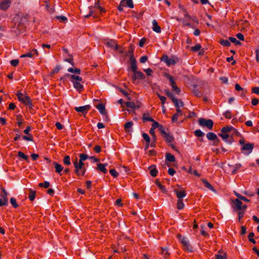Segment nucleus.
<instances>
[{"mask_svg": "<svg viewBox=\"0 0 259 259\" xmlns=\"http://www.w3.org/2000/svg\"><path fill=\"white\" fill-rule=\"evenodd\" d=\"M67 51L66 50V54ZM66 62H67L70 65H66V68L69 73L66 74V77L73 83L74 88L78 91H81L83 89V82L82 77L79 75L81 73L80 69L76 68L73 61V57L71 55H66Z\"/></svg>", "mask_w": 259, "mask_h": 259, "instance_id": "f257e3e1", "label": "nucleus"}, {"mask_svg": "<svg viewBox=\"0 0 259 259\" xmlns=\"http://www.w3.org/2000/svg\"><path fill=\"white\" fill-rule=\"evenodd\" d=\"M178 238L185 250L189 252L193 251V247L191 245L189 239L186 237L182 236L180 234H178Z\"/></svg>", "mask_w": 259, "mask_h": 259, "instance_id": "f03ea898", "label": "nucleus"}, {"mask_svg": "<svg viewBox=\"0 0 259 259\" xmlns=\"http://www.w3.org/2000/svg\"><path fill=\"white\" fill-rule=\"evenodd\" d=\"M1 189L2 192L0 195V206L7 205L8 204V198L7 196L9 193L4 187L1 186Z\"/></svg>", "mask_w": 259, "mask_h": 259, "instance_id": "7ed1b4c3", "label": "nucleus"}, {"mask_svg": "<svg viewBox=\"0 0 259 259\" xmlns=\"http://www.w3.org/2000/svg\"><path fill=\"white\" fill-rule=\"evenodd\" d=\"M28 15L23 16L20 20V22L17 24V29L20 32H23L25 30V24L28 21Z\"/></svg>", "mask_w": 259, "mask_h": 259, "instance_id": "20e7f679", "label": "nucleus"}, {"mask_svg": "<svg viewBox=\"0 0 259 259\" xmlns=\"http://www.w3.org/2000/svg\"><path fill=\"white\" fill-rule=\"evenodd\" d=\"M178 188L174 189V192L176 193L178 199H182L186 196V193L184 188L181 186L178 185Z\"/></svg>", "mask_w": 259, "mask_h": 259, "instance_id": "39448f33", "label": "nucleus"}, {"mask_svg": "<svg viewBox=\"0 0 259 259\" xmlns=\"http://www.w3.org/2000/svg\"><path fill=\"white\" fill-rule=\"evenodd\" d=\"M198 123L201 126H206L209 130L212 129L213 124L212 120L204 118H200L198 120Z\"/></svg>", "mask_w": 259, "mask_h": 259, "instance_id": "423d86ee", "label": "nucleus"}, {"mask_svg": "<svg viewBox=\"0 0 259 259\" xmlns=\"http://www.w3.org/2000/svg\"><path fill=\"white\" fill-rule=\"evenodd\" d=\"M105 45H106L108 47L111 48V49H114L119 51L120 53H123V51L122 49H119V47L117 44L116 42L112 39L107 40L105 42Z\"/></svg>", "mask_w": 259, "mask_h": 259, "instance_id": "0eeeda50", "label": "nucleus"}, {"mask_svg": "<svg viewBox=\"0 0 259 259\" xmlns=\"http://www.w3.org/2000/svg\"><path fill=\"white\" fill-rule=\"evenodd\" d=\"M253 147V144L247 143L242 146L241 150L244 154L248 155L252 152Z\"/></svg>", "mask_w": 259, "mask_h": 259, "instance_id": "6e6552de", "label": "nucleus"}, {"mask_svg": "<svg viewBox=\"0 0 259 259\" xmlns=\"http://www.w3.org/2000/svg\"><path fill=\"white\" fill-rule=\"evenodd\" d=\"M234 203L235 204L234 208L237 210H244L246 208V205H242V203L239 199H236Z\"/></svg>", "mask_w": 259, "mask_h": 259, "instance_id": "1a4fd4ad", "label": "nucleus"}, {"mask_svg": "<svg viewBox=\"0 0 259 259\" xmlns=\"http://www.w3.org/2000/svg\"><path fill=\"white\" fill-rule=\"evenodd\" d=\"M91 108V106L89 105L80 106V107H76L75 108V110L78 112L82 113V114L86 113Z\"/></svg>", "mask_w": 259, "mask_h": 259, "instance_id": "9d476101", "label": "nucleus"}, {"mask_svg": "<svg viewBox=\"0 0 259 259\" xmlns=\"http://www.w3.org/2000/svg\"><path fill=\"white\" fill-rule=\"evenodd\" d=\"M11 1L4 0L0 3V9L4 11H6L10 7Z\"/></svg>", "mask_w": 259, "mask_h": 259, "instance_id": "9b49d317", "label": "nucleus"}, {"mask_svg": "<svg viewBox=\"0 0 259 259\" xmlns=\"http://www.w3.org/2000/svg\"><path fill=\"white\" fill-rule=\"evenodd\" d=\"M133 122L132 121H128L125 123L124 125V131L126 133L131 134L133 132Z\"/></svg>", "mask_w": 259, "mask_h": 259, "instance_id": "f8f14e48", "label": "nucleus"}, {"mask_svg": "<svg viewBox=\"0 0 259 259\" xmlns=\"http://www.w3.org/2000/svg\"><path fill=\"white\" fill-rule=\"evenodd\" d=\"M130 59L131 69L133 72L135 71H136V70L137 69L136 60L134 57L133 55H131Z\"/></svg>", "mask_w": 259, "mask_h": 259, "instance_id": "ddd939ff", "label": "nucleus"}, {"mask_svg": "<svg viewBox=\"0 0 259 259\" xmlns=\"http://www.w3.org/2000/svg\"><path fill=\"white\" fill-rule=\"evenodd\" d=\"M162 60L168 66L175 65L176 63V61H175L174 59L169 58L167 56H164L162 58Z\"/></svg>", "mask_w": 259, "mask_h": 259, "instance_id": "4468645a", "label": "nucleus"}, {"mask_svg": "<svg viewBox=\"0 0 259 259\" xmlns=\"http://www.w3.org/2000/svg\"><path fill=\"white\" fill-rule=\"evenodd\" d=\"M133 72L134 73V75L133 76V79L134 80L142 79H144L145 78L144 74L140 71H138L136 70V71H133Z\"/></svg>", "mask_w": 259, "mask_h": 259, "instance_id": "2eb2a0df", "label": "nucleus"}, {"mask_svg": "<svg viewBox=\"0 0 259 259\" xmlns=\"http://www.w3.org/2000/svg\"><path fill=\"white\" fill-rule=\"evenodd\" d=\"M152 30L156 33H160L161 32L160 27L158 25L157 22L156 20H153L152 21Z\"/></svg>", "mask_w": 259, "mask_h": 259, "instance_id": "dca6fc26", "label": "nucleus"}, {"mask_svg": "<svg viewBox=\"0 0 259 259\" xmlns=\"http://www.w3.org/2000/svg\"><path fill=\"white\" fill-rule=\"evenodd\" d=\"M149 169L150 170V174L152 177H155L157 176L158 171L156 169V166L155 165L150 166L149 167Z\"/></svg>", "mask_w": 259, "mask_h": 259, "instance_id": "f3484780", "label": "nucleus"}, {"mask_svg": "<svg viewBox=\"0 0 259 259\" xmlns=\"http://www.w3.org/2000/svg\"><path fill=\"white\" fill-rule=\"evenodd\" d=\"M107 165V164L99 163L97 165V169L102 171L104 174H106L107 172V169L106 168V166Z\"/></svg>", "mask_w": 259, "mask_h": 259, "instance_id": "a211bd4d", "label": "nucleus"}, {"mask_svg": "<svg viewBox=\"0 0 259 259\" xmlns=\"http://www.w3.org/2000/svg\"><path fill=\"white\" fill-rule=\"evenodd\" d=\"M229 166L232 168V174H235L238 170L241 167L242 165L240 163H237L234 165H229Z\"/></svg>", "mask_w": 259, "mask_h": 259, "instance_id": "6ab92c4d", "label": "nucleus"}, {"mask_svg": "<svg viewBox=\"0 0 259 259\" xmlns=\"http://www.w3.org/2000/svg\"><path fill=\"white\" fill-rule=\"evenodd\" d=\"M96 107L101 114L105 115L106 116V111L105 110V107L103 104H99Z\"/></svg>", "mask_w": 259, "mask_h": 259, "instance_id": "aec40b11", "label": "nucleus"}, {"mask_svg": "<svg viewBox=\"0 0 259 259\" xmlns=\"http://www.w3.org/2000/svg\"><path fill=\"white\" fill-rule=\"evenodd\" d=\"M232 131H234V132H236V130L232 126H227L226 127H224L221 129L222 133H228Z\"/></svg>", "mask_w": 259, "mask_h": 259, "instance_id": "412c9836", "label": "nucleus"}, {"mask_svg": "<svg viewBox=\"0 0 259 259\" xmlns=\"http://www.w3.org/2000/svg\"><path fill=\"white\" fill-rule=\"evenodd\" d=\"M172 102L176 108H181L184 105V103L181 100H178L177 99H176Z\"/></svg>", "mask_w": 259, "mask_h": 259, "instance_id": "4be33fe9", "label": "nucleus"}, {"mask_svg": "<svg viewBox=\"0 0 259 259\" xmlns=\"http://www.w3.org/2000/svg\"><path fill=\"white\" fill-rule=\"evenodd\" d=\"M202 181L203 183L204 184V186L206 188H207L208 189H209V190H210L211 191H212L213 192H215V193L216 192L215 190L213 188V187L209 183V182L207 181H206L205 179H202Z\"/></svg>", "mask_w": 259, "mask_h": 259, "instance_id": "5701e85b", "label": "nucleus"}, {"mask_svg": "<svg viewBox=\"0 0 259 259\" xmlns=\"http://www.w3.org/2000/svg\"><path fill=\"white\" fill-rule=\"evenodd\" d=\"M176 20L182 22L184 26H188V27H189L190 28H192L193 29H194V28H195L194 26L192 24L190 23L189 22H187L184 19H180V18H179L178 17H177L176 18Z\"/></svg>", "mask_w": 259, "mask_h": 259, "instance_id": "b1692460", "label": "nucleus"}, {"mask_svg": "<svg viewBox=\"0 0 259 259\" xmlns=\"http://www.w3.org/2000/svg\"><path fill=\"white\" fill-rule=\"evenodd\" d=\"M29 194L28 195V198L30 201H33L35 198L36 192L31 189H29Z\"/></svg>", "mask_w": 259, "mask_h": 259, "instance_id": "393cba45", "label": "nucleus"}, {"mask_svg": "<svg viewBox=\"0 0 259 259\" xmlns=\"http://www.w3.org/2000/svg\"><path fill=\"white\" fill-rule=\"evenodd\" d=\"M55 168V171L57 173H60L63 169V167L56 162H54Z\"/></svg>", "mask_w": 259, "mask_h": 259, "instance_id": "a878e982", "label": "nucleus"}, {"mask_svg": "<svg viewBox=\"0 0 259 259\" xmlns=\"http://www.w3.org/2000/svg\"><path fill=\"white\" fill-rule=\"evenodd\" d=\"M206 137L209 140H214L218 139L217 135L214 133L211 132L208 133L206 135Z\"/></svg>", "mask_w": 259, "mask_h": 259, "instance_id": "bb28decb", "label": "nucleus"}, {"mask_svg": "<svg viewBox=\"0 0 259 259\" xmlns=\"http://www.w3.org/2000/svg\"><path fill=\"white\" fill-rule=\"evenodd\" d=\"M143 120L144 122L153 121V119L149 116V114L148 113H143Z\"/></svg>", "mask_w": 259, "mask_h": 259, "instance_id": "cd10ccee", "label": "nucleus"}, {"mask_svg": "<svg viewBox=\"0 0 259 259\" xmlns=\"http://www.w3.org/2000/svg\"><path fill=\"white\" fill-rule=\"evenodd\" d=\"M121 1H124V7H128L130 8H134V6L132 0H122Z\"/></svg>", "mask_w": 259, "mask_h": 259, "instance_id": "c85d7f7f", "label": "nucleus"}, {"mask_svg": "<svg viewBox=\"0 0 259 259\" xmlns=\"http://www.w3.org/2000/svg\"><path fill=\"white\" fill-rule=\"evenodd\" d=\"M219 136L225 142H227V140L230 137L228 133L222 132L219 134Z\"/></svg>", "mask_w": 259, "mask_h": 259, "instance_id": "c756f323", "label": "nucleus"}, {"mask_svg": "<svg viewBox=\"0 0 259 259\" xmlns=\"http://www.w3.org/2000/svg\"><path fill=\"white\" fill-rule=\"evenodd\" d=\"M75 172L78 176H83L85 172V168H82L81 169L75 167Z\"/></svg>", "mask_w": 259, "mask_h": 259, "instance_id": "7c9ffc66", "label": "nucleus"}, {"mask_svg": "<svg viewBox=\"0 0 259 259\" xmlns=\"http://www.w3.org/2000/svg\"><path fill=\"white\" fill-rule=\"evenodd\" d=\"M16 119L18 121L17 125L19 127H21L23 122V119L22 118V116L21 114L17 115L16 116Z\"/></svg>", "mask_w": 259, "mask_h": 259, "instance_id": "2f4dec72", "label": "nucleus"}, {"mask_svg": "<svg viewBox=\"0 0 259 259\" xmlns=\"http://www.w3.org/2000/svg\"><path fill=\"white\" fill-rule=\"evenodd\" d=\"M83 161H81V159H79V163H78L77 161L74 162V164L75 167H77L78 168L81 169L82 168H85L84 167V163Z\"/></svg>", "mask_w": 259, "mask_h": 259, "instance_id": "473e14b6", "label": "nucleus"}, {"mask_svg": "<svg viewBox=\"0 0 259 259\" xmlns=\"http://www.w3.org/2000/svg\"><path fill=\"white\" fill-rule=\"evenodd\" d=\"M185 206L184 203L182 199H178L177 203V207L178 209H182Z\"/></svg>", "mask_w": 259, "mask_h": 259, "instance_id": "72a5a7b5", "label": "nucleus"}, {"mask_svg": "<svg viewBox=\"0 0 259 259\" xmlns=\"http://www.w3.org/2000/svg\"><path fill=\"white\" fill-rule=\"evenodd\" d=\"M31 102L32 101L30 99V98L27 96L26 95L24 97V102H23L22 103L25 104V105H31Z\"/></svg>", "mask_w": 259, "mask_h": 259, "instance_id": "f704fd0d", "label": "nucleus"}, {"mask_svg": "<svg viewBox=\"0 0 259 259\" xmlns=\"http://www.w3.org/2000/svg\"><path fill=\"white\" fill-rule=\"evenodd\" d=\"M166 159L169 162H174L176 160L175 156L170 153H167L166 154Z\"/></svg>", "mask_w": 259, "mask_h": 259, "instance_id": "c9c22d12", "label": "nucleus"}, {"mask_svg": "<svg viewBox=\"0 0 259 259\" xmlns=\"http://www.w3.org/2000/svg\"><path fill=\"white\" fill-rule=\"evenodd\" d=\"M94 8L99 10L100 13H105L106 12V10L100 6L98 2L95 3Z\"/></svg>", "mask_w": 259, "mask_h": 259, "instance_id": "e433bc0d", "label": "nucleus"}, {"mask_svg": "<svg viewBox=\"0 0 259 259\" xmlns=\"http://www.w3.org/2000/svg\"><path fill=\"white\" fill-rule=\"evenodd\" d=\"M165 93L167 96V97H168L172 100V102L176 99H177L176 98H175L174 94L168 90L165 91Z\"/></svg>", "mask_w": 259, "mask_h": 259, "instance_id": "4c0bfd02", "label": "nucleus"}, {"mask_svg": "<svg viewBox=\"0 0 259 259\" xmlns=\"http://www.w3.org/2000/svg\"><path fill=\"white\" fill-rule=\"evenodd\" d=\"M16 95L17 96V98L18 99V100L23 103V102H24V97L25 95H24L22 93L18 92L17 94H16Z\"/></svg>", "mask_w": 259, "mask_h": 259, "instance_id": "58836bf2", "label": "nucleus"}, {"mask_svg": "<svg viewBox=\"0 0 259 259\" xmlns=\"http://www.w3.org/2000/svg\"><path fill=\"white\" fill-rule=\"evenodd\" d=\"M125 104L127 107L132 109H135L136 108H139L140 107L139 106H136L135 104L133 102H127Z\"/></svg>", "mask_w": 259, "mask_h": 259, "instance_id": "ea45409f", "label": "nucleus"}, {"mask_svg": "<svg viewBox=\"0 0 259 259\" xmlns=\"http://www.w3.org/2000/svg\"><path fill=\"white\" fill-rule=\"evenodd\" d=\"M234 193L235 194V195L238 197V198L240 200H243L244 201H246V202H249V200L247 199L245 197L243 196H242L241 195H240V194L236 192H234Z\"/></svg>", "mask_w": 259, "mask_h": 259, "instance_id": "a19ab883", "label": "nucleus"}, {"mask_svg": "<svg viewBox=\"0 0 259 259\" xmlns=\"http://www.w3.org/2000/svg\"><path fill=\"white\" fill-rule=\"evenodd\" d=\"M10 201L11 204H12V206L14 208H17L19 206V205L17 203L16 200V199L15 198H14V197L11 198Z\"/></svg>", "mask_w": 259, "mask_h": 259, "instance_id": "79ce46f5", "label": "nucleus"}, {"mask_svg": "<svg viewBox=\"0 0 259 259\" xmlns=\"http://www.w3.org/2000/svg\"><path fill=\"white\" fill-rule=\"evenodd\" d=\"M157 95L158 97H159V99L161 101V103L162 105V107L163 108H164V104H165V103L166 102V98L165 97H164V96H161L158 93H157Z\"/></svg>", "mask_w": 259, "mask_h": 259, "instance_id": "37998d69", "label": "nucleus"}, {"mask_svg": "<svg viewBox=\"0 0 259 259\" xmlns=\"http://www.w3.org/2000/svg\"><path fill=\"white\" fill-rule=\"evenodd\" d=\"M164 76L169 80L170 84L175 81L174 77L168 73H164Z\"/></svg>", "mask_w": 259, "mask_h": 259, "instance_id": "c03bdc74", "label": "nucleus"}, {"mask_svg": "<svg viewBox=\"0 0 259 259\" xmlns=\"http://www.w3.org/2000/svg\"><path fill=\"white\" fill-rule=\"evenodd\" d=\"M192 92L195 96H196L197 97H200V96H201L200 92L198 90V89L197 88V87L195 85H194L193 87V89L192 90Z\"/></svg>", "mask_w": 259, "mask_h": 259, "instance_id": "a18cd8bd", "label": "nucleus"}, {"mask_svg": "<svg viewBox=\"0 0 259 259\" xmlns=\"http://www.w3.org/2000/svg\"><path fill=\"white\" fill-rule=\"evenodd\" d=\"M164 137L166 139L167 142L171 143L174 140V138L167 134H165Z\"/></svg>", "mask_w": 259, "mask_h": 259, "instance_id": "49530a36", "label": "nucleus"}, {"mask_svg": "<svg viewBox=\"0 0 259 259\" xmlns=\"http://www.w3.org/2000/svg\"><path fill=\"white\" fill-rule=\"evenodd\" d=\"M50 183L49 182L45 181L44 183H40L38 184V186L40 187H44L45 188H48L50 187Z\"/></svg>", "mask_w": 259, "mask_h": 259, "instance_id": "de8ad7c7", "label": "nucleus"}, {"mask_svg": "<svg viewBox=\"0 0 259 259\" xmlns=\"http://www.w3.org/2000/svg\"><path fill=\"white\" fill-rule=\"evenodd\" d=\"M18 156L19 157L22 158V159H23L25 160H28V156L27 155H25V154H24L21 151H19L18 152Z\"/></svg>", "mask_w": 259, "mask_h": 259, "instance_id": "09e8293b", "label": "nucleus"}, {"mask_svg": "<svg viewBox=\"0 0 259 259\" xmlns=\"http://www.w3.org/2000/svg\"><path fill=\"white\" fill-rule=\"evenodd\" d=\"M161 250H162V254H163V257L165 258L167 257L169 254L167 248L166 247H165V248L161 247Z\"/></svg>", "mask_w": 259, "mask_h": 259, "instance_id": "8fccbe9b", "label": "nucleus"}, {"mask_svg": "<svg viewBox=\"0 0 259 259\" xmlns=\"http://www.w3.org/2000/svg\"><path fill=\"white\" fill-rule=\"evenodd\" d=\"M61 67L60 65H57L52 71L51 72L52 75L57 73L60 70Z\"/></svg>", "mask_w": 259, "mask_h": 259, "instance_id": "3c124183", "label": "nucleus"}, {"mask_svg": "<svg viewBox=\"0 0 259 259\" xmlns=\"http://www.w3.org/2000/svg\"><path fill=\"white\" fill-rule=\"evenodd\" d=\"M254 234L253 232L250 233L248 236L249 241L254 244L256 243L255 240L253 238Z\"/></svg>", "mask_w": 259, "mask_h": 259, "instance_id": "603ef678", "label": "nucleus"}, {"mask_svg": "<svg viewBox=\"0 0 259 259\" xmlns=\"http://www.w3.org/2000/svg\"><path fill=\"white\" fill-rule=\"evenodd\" d=\"M22 139L28 141H33V136L32 135L27 136H23Z\"/></svg>", "mask_w": 259, "mask_h": 259, "instance_id": "864d4df0", "label": "nucleus"}, {"mask_svg": "<svg viewBox=\"0 0 259 259\" xmlns=\"http://www.w3.org/2000/svg\"><path fill=\"white\" fill-rule=\"evenodd\" d=\"M33 56V54L32 52H30L26 53L22 55L20 57L21 58H25V57H29V58H32Z\"/></svg>", "mask_w": 259, "mask_h": 259, "instance_id": "5fc2aeb1", "label": "nucleus"}, {"mask_svg": "<svg viewBox=\"0 0 259 259\" xmlns=\"http://www.w3.org/2000/svg\"><path fill=\"white\" fill-rule=\"evenodd\" d=\"M221 44L224 46L229 47L231 45L230 42L228 40H222L220 42Z\"/></svg>", "mask_w": 259, "mask_h": 259, "instance_id": "6e6d98bb", "label": "nucleus"}, {"mask_svg": "<svg viewBox=\"0 0 259 259\" xmlns=\"http://www.w3.org/2000/svg\"><path fill=\"white\" fill-rule=\"evenodd\" d=\"M46 9L47 11L49 12L50 13H53L54 12V8L53 7H50L48 4H47L46 6Z\"/></svg>", "mask_w": 259, "mask_h": 259, "instance_id": "4d7b16f0", "label": "nucleus"}, {"mask_svg": "<svg viewBox=\"0 0 259 259\" xmlns=\"http://www.w3.org/2000/svg\"><path fill=\"white\" fill-rule=\"evenodd\" d=\"M229 40H230L231 42H232L234 43V44H235V45H240V44H241V42H240V41L237 40L236 39V38H235V37H229Z\"/></svg>", "mask_w": 259, "mask_h": 259, "instance_id": "13d9d810", "label": "nucleus"}, {"mask_svg": "<svg viewBox=\"0 0 259 259\" xmlns=\"http://www.w3.org/2000/svg\"><path fill=\"white\" fill-rule=\"evenodd\" d=\"M19 61L18 59H14L10 61V64L12 66L16 67L19 64Z\"/></svg>", "mask_w": 259, "mask_h": 259, "instance_id": "bf43d9fd", "label": "nucleus"}, {"mask_svg": "<svg viewBox=\"0 0 259 259\" xmlns=\"http://www.w3.org/2000/svg\"><path fill=\"white\" fill-rule=\"evenodd\" d=\"M201 47L200 44H197L195 46L192 47L191 50L194 52H197L201 49Z\"/></svg>", "mask_w": 259, "mask_h": 259, "instance_id": "052dcab7", "label": "nucleus"}, {"mask_svg": "<svg viewBox=\"0 0 259 259\" xmlns=\"http://www.w3.org/2000/svg\"><path fill=\"white\" fill-rule=\"evenodd\" d=\"M110 174L114 177L116 178L118 177V173L114 169H111L109 170Z\"/></svg>", "mask_w": 259, "mask_h": 259, "instance_id": "680f3d73", "label": "nucleus"}, {"mask_svg": "<svg viewBox=\"0 0 259 259\" xmlns=\"http://www.w3.org/2000/svg\"><path fill=\"white\" fill-rule=\"evenodd\" d=\"M172 91L175 92L176 94L179 95L181 92V90L179 88H178L177 86L173 87V88H171Z\"/></svg>", "mask_w": 259, "mask_h": 259, "instance_id": "e2e57ef3", "label": "nucleus"}, {"mask_svg": "<svg viewBox=\"0 0 259 259\" xmlns=\"http://www.w3.org/2000/svg\"><path fill=\"white\" fill-rule=\"evenodd\" d=\"M195 135L198 137H202L204 135V133L200 130H197L195 131Z\"/></svg>", "mask_w": 259, "mask_h": 259, "instance_id": "0e129e2a", "label": "nucleus"}, {"mask_svg": "<svg viewBox=\"0 0 259 259\" xmlns=\"http://www.w3.org/2000/svg\"><path fill=\"white\" fill-rule=\"evenodd\" d=\"M81 161H84L87 159H90V156L84 154H80L79 156Z\"/></svg>", "mask_w": 259, "mask_h": 259, "instance_id": "69168bd1", "label": "nucleus"}, {"mask_svg": "<svg viewBox=\"0 0 259 259\" xmlns=\"http://www.w3.org/2000/svg\"><path fill=\"white\" fill-rule=\"evenodd\" d=\"M216 259H227V255L225 253L223 254L216 255Z\"/></svg>", "mask_w": 259, "mask_h": 259, "instance_id": "338daca9", "label": "nucleus"}, {"mask_svg": "<svg viewBox=\"0 0 259 259\" xmlns=\"http://www.w3.org/2000/svg\"><path fill=\"white\" fill-rule=\"evenodd\" d=\"M142 136L144 139L146 141V142L149 143L150 141L149 136L146 133H143Z\"/></svg>", "mask_w": 259, "mask_h": 259, "instance_id": "774afa93", "label": "nucleus"}]
</instances>
